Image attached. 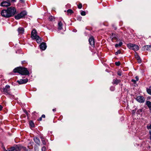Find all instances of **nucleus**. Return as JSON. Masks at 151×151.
<instances>
[{
    "instance_id": "3",
    "label": "nucleus",
    "mask_w": 151,
    "mask_h": 151,
    "mask_svg": "<svg viewBox=\"0 0 151 151\" xmlns=\"http://www.w3.org/2000/svg\"><path fill=\"white\" fill-rule=\"evenodd\" d=\"M127 46L129 49H132L134 51H137L139 49L138 45L134 44L129 43L127 45Z\"/></svg>"
},
{
    "instance_id": "5",
    "label": "nucleus",
    "mask_w": 151,
    "mask_h": 151,
    "mask_svg": "<svg viewBox=\"0 0 151 151\" xmlns=\"http://www.w3.org/2000/svg\"><path fill=\"white\" fill-rule=\"evenodd\" d=\"M10 86L9 85H6L5 87L3 88L1 90V91L4 93V94H9Z\"/></svg>"
},
{
    "instance_id": "39",
    "label": "nucleus",
    "mask_w": 151,
    "mask_h": 151,
    "mask_svg": "<svg viewBox=\"0 0 151 151\" xmlns=\"http://www.w3.org/2000/svg\"><path fill=\"white\" fill-rule=\"evenodd\" d=\"M20 1L21 3H23L24 2V0H20Z\"/></svg>"
},
{
    "instance_id": "34",
    "label": "nucleus",
    "mask_w": 151,
    "mask_h": 151,
    "mask_svg": "<svg viewBox=\"0 0 151 151\" xmlns=\"http://www.w3.org/2000/svg\"><path fill=\"white\" fill-rule=\"evenodd\" d=\"M82 7V5L81 4H79L78 6V8L79 9H81Z\"/></svg>"
},
{
    "instance_id": "41",
    "label": "nucleus",
    "mask_w": 151,
    "mask_h": 151,
    "mask_svg": "<svg viewBox=\"0 0 151 151\" xmlns=\"http://www.w3.org/2000/svg\"><path fill=\"white\" fill-rule=\"evenodd\" d=\"M2 108V106L0 105V111H1Z\"/></svg>"
},
{
    "instance_id": "22",
    "label": "nucleus",
    "mask_w": 151,
    "mask_h": 151,
    "mask_svg": "<svg viewBox=\"0 0 151 151\" xmlns=\"http://www.w3.org/2000/svg\"><path fill=\"white\" fill-rule=\"evenodd\" d=\"M135 79H132V81L134 83H136V81L139 80V78L137 76H136L135 78Z\"/></svg>"
},
{
    "instance_id": "15",
    "label": "nucleus",
    "mask_w": 151,
    "mask_h": 151,
    "mask_svg": "<svg viewBox=\"0 0 151 151\" xmlns=\"http://www.w3.org/2000/svg\"><path fill=\"white\" fill-rule=\"evenodd\" d=\"M17 31L19 34H22L24 33V29L23 28L20 27L18 29Z\"/></svg>"
},
{
    "instance_id": "40",
    "label": "nucleus",
    "mask_w": 151,
    "mask_h": 151,
    "mask_svg": "<svg viewBox=\"0 0 151 151\" xmlns=\"http://www.w3.org/2000/svg\"><path fill=\"white\" fill-rule=\"evenodd\" d=\"M41 117H42V118H45V115L44 114H43L42 115V116Z\"/></svg>"
},
{
    "instance_id": "30",
    "label": "nucleus",
    "mask_w": 151,
    "mask_h": 151,
    "mask_svg": "<svg viewBox=\"0 0 151 151\" xmlns=\"http://www.w3.org/2000/svg\"><path fill=\"white\" fill-rule=\"evenodd\" d=\"M54 18L52 16H50L49 17V19L50 21H52L54 20Z\"/></svg>"
},
{
    "instance_id": "33",
    "label": "nucleus",
    "mask_w": 151,
    "mask_h": 151,
    "mask_svg": "<svg viewBox=\"0 0 151 151\" xmlns=\"http://www.w3.org/2000/svg\"><path fill=\"white\" fill-rule=\"evenodd\" d=\"M117 74L119 76H121L122 75V72L121 71H119L118 72Z\"/></svg>"
},
{
    "instance_id": "36",
    "label": "nucleus",
    "mask_w": 151,
    "mask_h": 151,
    "mask_svg": "<svg viewBox=\"0 0 151 151\" xmlns=\"http://www.w3.org/2000/svg\"><path fill=\"white\" fill-rule=\"evenodd\" d=\"M46 149V147H43L42 149V151H45Z\"/></svg>"
},
{
    "instance_id": "24",
    "label": "nucleus",
    "mask_w": 151,
    "mask_h": 151,
    "mask_svg": "<svg viewBox=\"0 0 151 151\" xmlns=\"http://www.w3.org/2000/svg\"><path fill=\"white\" fill-rule=\"evenodd\" d=\"M67 12L68 13V15H69V14L70 15L73 13V10L71 9L68 10L67 11Z\"/></svg>"
},
{
    "instance_id": "9",
    "label": "nucleus",
    "mask_w": 151,
    "mask_h": 151,
    "mask_svg": "<svg viewBox=\"0 0 151 151\" xmlns=\"http://www.w3.org/2000/svg\"><path fill=\"white\" fill-rule=\"evenodd\" d=\"M10 3L8 2L3 1L1 3L0 6H1L7 7L10 5Z\"/></svg>"
},
{
    "instance_id": "1",
    "label": "nucleus",
    "mask_w": 151,
    "mask_h": 151,
    "mask_svg": "<svg viewBox=\"0 0 151 151\" xmlns=\"http://www.w3.org/2000/svg\"><path fill=\"white\" fill-rule=\"evenodd\" d=\"M13 71L14 73L18 72L22 75H28L29 74V71L25 68L17 67L14 69Z\"/></svg>"
},
{
    "instance_id": "48",
    "label": "nucleus",
    "mask_w": 151,
    "mask_h": 151,
    "mask_svg": "<svg viewBox=\"0 0 151 151\" xmlns=\"http://www.w3.org/2000/svg\"><path fill=\"white\" fill-rule=\"evenodd\" d=\"M12 1H15V0H12Z\"/></svg>"
},
{
    "instance_id": "37",
    "label": "nucleus",
    "mask_w": 151,
    "mask_h": 151,
    "mask_svg": "<svg viewBox=\"0 0 151 151\" xmlns=\"http://www.w3.org/2000/svg\"><path fill=\"white\" fill-rule=\"evenodd\" d=\"M110 89L112 91H114V87H111L110 88Z\"/></svg>"
},
{
    "instance_id": "20",
    "label": "nucleus",
    "mask_w": 151,
    "mask_h": 151,
    "mask_svg": "<svg viewBox=\"0 0 151 151\" xmlns=\"http://www.w3.org/2000/svg\"><path fill=\"white\" fill-rule=\"evenodd\" d=\"M146 104L149 107L150 109V110L151 109V102L149 101H148L146 102Z\"/></svg>"
},
{
    "instance_id": "32",
    "label": "nucleus",
    "mask_w": 151,
    "mask_h": 151,
    "mask_svg": "<svg viewBox=\"0 0 151 151\" xmlns=\"http://www.w3.org/2000/svg\"><path fill=\"white\" fill-rule=\"evenodd\" d=\"M120 63L119 62H116L115 63V65L117 66H119L120 65Z\"/></svg>"
},
{
    "instance_id": "11",
    "label": "nucleus",
    "mask_w": 151,
    "mask_h": 151,
    "mask_svg": "<svg viewBox=\"0 0 151 151\" xmlns=\"http://www.w3.org/2000/svg\"><path fill=\"white\" fill-rule=\"evenodd\" d=\"M89 42L90 44L92 46H94V39L93 37H90L89 39Z\"/></svg>"
},
{
    "instance_id": "16",
    "label": "nucleus",
    "mask_w": 151,
    "mask_h": 151,
    "mask_svg": "<svg viewBox=\"0 0 151 151\" xmlns=\"http://www.w3.org/2000/svg\"><path fill=\"white\" fill-rule=\"evenodd\" d=\"M135 58L137 60L138 63H141V61L140 59V58L139 56L136 52L135 54Z\"/></svg>"
},
{
    "instance_id": "31",
    "label": "nucleus",
    "mask_w": 151,
    "mask_h": 151,
    "mask_svg": "<svg viewBox=\"0 0 151 151\" xmlns=\"http://www.w3.org/2000/svg\"><path fill=\"white\" fill-rule=\"evenodd\" d=\"M121 52V51L120 50H118L115 53V54L116 55H117L118 54H120Z\"/></svg>"
},
{
    "instance_id": "38",
    "label": "nucleus",
    "mask_w": 151,
    "mask_h": 151,
    "mask_svg": "<svg viewBox=\"0 0 151 151\" xmlns=\"http://www.w3.org/2000/svg\"><path fill=\"white\" fill-rule=\"evenodd\" d=\"M42 117H40L39 118V119H38V120L41 121L42 120Z\"/></svg>"
},
{
    "instance_id": "28",
    "label": "nucleus",
    "mask_w": 151,
    "mask_h": 151,
    "mask_svg": "<svg viewBox=\"0 0 151 151\" xmlns=\"http://www.w3.org/2000/svg\"><path fill=\"white\" fill-rule=\"evenodd\" d=\"M81 14L82 16H85L86 14L85 12L83 11H81Z\"/></svg>"
},
{
    "instance_id": "10",
    "label": "nucleus",
    "mask_w": 151,
    "mask_h": 151,
    "mask_svg": "<svg viewBox=\"0 0 151 151\" xmlns=\"http://www.w3.org/2000/svg\"><path fill=\"white\" fill-rule=\"evenodd\" d=\"M28 81V79L27 78L24 79H20L17 82L20 84H22L26 83Z\"/></svg>"
},
{
    "instance_id": "2",
    "label": "nucleus",
    "mask_w": 151,
    "mask_h": 151,
    "mask_svg": "<svg viewBox=\"0 0 151 151\" xmlns=\"http://www.w3.org/2000/svg\"><path fill=\"white\" fill-rule=\"evenodd\" d=\"M7 10L9 17H11L14 15L16 12V8L13 7L8 8Z\"/></svg>"
},
{
    "instance_id": "47",
    "label": "nucleus",
    "mask_w": 151,
    "mask_h": 151,
    "mask_svg": "<svg viewBox=\"0 0 151 151\" xmlns=\"http://www.w3.org/2000/svg\"><path fill=\"white\" fill-rule=\"evenodd\" d=\"M150 140H151V136H150Z\"/></svg>"
},
{
    "instance_id": "29",
    "label": "nucleus",
    "mask_w": 151,
    "mask_h": 151,
    "mask_svg": "<svg viewBox=\"0 0 151 151\" xmlns=\"http://www.w3.org/2000/svg\"><path fill=\"white\" fill-rule=\"evenodd\" d=\"M29 124L31 127H33L34 126V123L32 121L30 122Z\"/></svg>"
},
{
    "instance_id": "8",
    "label": "nucleus",
    "mask_w": 151,
    "mask_h": 151,
    "mask_svg": "<svg viewBox=\"0 0 151 151\" xmlns=\"http://www.w3.org/2000/svg\"><path fill=\"white\" fill-rule=\"evenodd\" d=\"M31 37L33 39L37 38L38 36L37 35V32L35 29L33 30L31 32Z\"/></svg>"
},
{
    "instance_id": "35",
    "label": "nucleus",
    "mask_w": 151,
    "mask_h": 151,
    "mask_svg": "<svg viewBox=\"0 0 151 151\" xmlns=\"http://www.w3.org/2000/svg\"><path fill=\"white\" fill-rule=\"evenodd\" d=\"M147 128L148 129H151V124H150V125L149 126V125H147Z\"/></svg>"
},
{
    "instance_id": "13",
    "label": "nucleus",
    "mask_w": 151,
    "mask_h": 151,
    "mask_svg": "<svg viewBox=\"0 0 151 151\" xmlns=\"http://www.w3.org/2000/svg\"><path fill=\"white\" fill-rule=\"evenodd\" d=\"M18 148V150L20 151L22 150L24 151H28V149H27L26 147H23L22 146H19L17 148H17Z\"/></svg>"
},
{
    "instance_id": "46",
    "label": "nucleus",
    "mask_w": 151,
    "mask_h": 151,
    "mask_svg": "<svg viewBox=\"0 0 151 151\" xmlns=\"http://www.w3.org/2000/svg\"><path fill=\"white\" fill-rule=\"evenodd\" d=\"M73 31H74L75 32H76L77 31V30L76 29H75L74 30H73Z\"/></svg>"
},
{
    "instance_id": "4",
    "label": "nucleus",
    "mask_w": 151,
    "mask_h": 151,
    "mask_svg": "<svg viewBox=\"0 0 151 151\" xmlns=\"http://www.w3.org/2000/svg\"><path fill=\"white\" fill-rule=\"evenodd\" d=\"M27 14V12L23 11L16 15L15 16V18L16 19H19L26 16Z\"/></svg>"
},
{
    "instance_id": "19",
    "label": "nucleus",
    "mask_w": 151,
    "mask_h": 151,
    "mask_svg": "<svg viewBox=\"0 0 151 151\" xmlns=\"http://www.w3.org/2000/svg\"><path fill=\"white\" fill-rule=\"evenodd\" d=\"M147 92L148 94L151 95V86L147 88Z\"/></svg>"
},
{
    "instance_id": "42",
    "label": "nucleus",
    "mask_w": 151,
    "mask_h": 151,
    "mask_svg": "<svg viewBox=\"0 0 151 151\" xmlns=\"http://www.w3.org/2000/svg\"><path fill=\"white\" fill-rule=\"evenodd\" d=\"M26 63V61H23L22 62V63Z\"/></svg>"
},
{
    "instance_id": "23",
    "label": "nucleus",
    "mask_w": 151,
    "mask_h": 151,
    "mask_svg": "<svg viewBox=\"0 0 151 151\" xmlns=\"http://www.w3.org/2000/svg\"><path fill=\"white\" fill-rule=\"evenodd\" d=\"M120 81L119 80L114 79L113 80V84H115L116 85L119 83Z\"/></svg>"
},
{
    "instance_id": "21",
    "label": "nucleus",
    "mask_w": 151,
    "mask_h": 151,
    "mask_svg": "<svg viewBox=\"0 0 151 151\" xmlns=\"http://www.w3.org/2000/svg\"><path fill=\"white\" fill-rule=\"evenodd\" d=\"M35 39H36V41L38 43H40L42 41L41 38L39 36L37 38Z\"/></svg>"
},
{
    "instance_id": "12",
    "label": "nucleus",
    "mask_w": 151,
    "mask_h": 151,
    "mask_svg": "<svg viewBox=\"0 0 151 151\" xmlns=\"http://www.w3.org/2000/svg\"><path fill=\"white\" fill-rule=\"evenodd\" d=\"M40 48L42 50H45L46 48V45L45 43L42 42L40 45Z\"/></svg>"
},
{
    "instance_id": "6",
    "label": "nucleus",
    "mask_w": 151,
    "mask_h": 151,
    "mask_svg": "<svg viewBox=\"0 0 151 151\" xmlns=\"http://www.w3.org/2000/svg\"><path fill=\"white\" fill-rule=\"evenodd\" d=\"M1 14L2 16L6 18L9 17V15L8 14V11L7 9H4L2 10V11L1 12Z\"/></svg>"
},
{
    "instance_id": "27",
    "label": "nucleus",
    "mask_w": 151,
    "mask_h": 151,
    "mask_svg": "<svg viewBox=\"0 0 151 151\" xmlns=\"http://www.w3.org/2000/svg\"><path fill=\"white\" fill-rule=\"evenodd\" d=\"M41 138L42 144L44 145H45L46 144V142L45 141L44 138L42 137H41Z\"/></svg>"
},
{
    "instance_id": "17",
    "label": "nucleus",
    "mask_w": 151,
    "mask_h": 151,
    "mask_svg": "<svg viewBox=\"0 0 151 151\" xmlns=\"http://www.w3.org/2000/svg\"><path fill=\"white\" fill-rule=\"evenodd\" d=\"M34 140L35 142L37 144L39 145L40 143V141L38 138L37 137H35L34 138Z\"/></svg>"
},
{
    "instance_id": "43",
    "label": "nucleus",
    "mask_w": 151,
    "mask_h": 151,
    "mask_svg": "<svg viewBox=\"0 0 151 151\" xmlns=\"http://www.w3.org/2000/svg\"><path fill=\"white\" fill-rule=\"evenodd\" d=\"M149 132L150 136H151V130H150L149 131Z\"/></svg>"
},
{
    "instance_id": "7",
    "label": "nucleus",
    "mask_w": 151,
    "mask_h": 151,
    "mask_svg": "<svg viewBox=\"0 0 151 151\" xmlns=\"http://www.w3.org/2000/svg\"><path fill=\"white\" fill-rule=\"evenodd\" d=\"M136 99L137 101L140 103H143L145 101L144 98L141 96H137L136 98Z\"/></svg>"
},
{
    "instance_id": "25",
    "label": "nucleus",
    "mask_w": 151,
    "mask_h": 151,
    "mask_svg": "<svg viewBox=\"0 0 151 151\" xmlns=\"http://www.w3.org/2000/svg\"><path fill=\"white\" fill-rule=\"evenodd\" d=\"M18 147H19V146H17L16 147H12L11 148L10 150L11 151H14L15 150H16L17 151H19L18 150V148H17H17Z\"/></svg>"
},
{
    "instance_id": "45",
    "label": "nucleus",
    "mask_w": 151,
    "mask_h": 151,
    "mask_svg": "<svg viewBox=\"0 0 151 151\" xmlns=\"http://www.w3.org/2000/svg\"><path fill=\"white\" fill-rule=\"evenodd\" d=\"M4 151H11L10 150H6V149H5Z\"/></svg>"
},
{
    "instance_id": "44",
    "label": "nucleus",
    "mask_w": 151,
    "mask_h": 151,
    "mask_svg": "<svg viewBox=\"0 0 151 151\" xmlns=\"http://www.w3.org/2000/svg\"><path fill=\"white\" fill-rule=\"evenodd\" d=\"M52 111H56V109H52Z\"/></svg>"
},
{
    "instance_id": "18",
    "label": "nucleus",
    "mask_w": 151,
    "mask_h": 151,
    "mask_svg": "<svg viewBox=\"0 0 151 151\" xmlns=\"http://www.w3.org/2000/svg\"><path fill=\"white\" fill-rule=\"evenodd\" d=\"M58 29H59V30L61 29L62 28L63 24L61 22H58Z\"/></svg>"
},
{
    "instance_id": "14",
    "label": "nucleus",
    "mask_w": 151,
    "mask_h": 151,
    "mask_svg": "<svg viewBox=\"0 0 151 151\" xmlns=\"http://www.w3.org/2000/svg\"><path fill=\"white\" fill-rule=\"evenodd\" d=\"M144 50H148L149 51H151V45H146L144 46L143 47Z\"/></svg>"
},
{
    "instance_id": "26",
    "label": "nucleus",
    "mask_w": 151,
    "mask_h": 151,
    "mask_svg": "<svg viewBox=\"0 0 151 151\" xmlns=\"http://www.w3.org/2000/svg\"><path fill=\"white\" fill-rule=\"evenodd\" d=\"M122 45V42H120L119 44H116L115 45V47L117 48L118 47H120Z\"/></svg>"
}]
</instances>
